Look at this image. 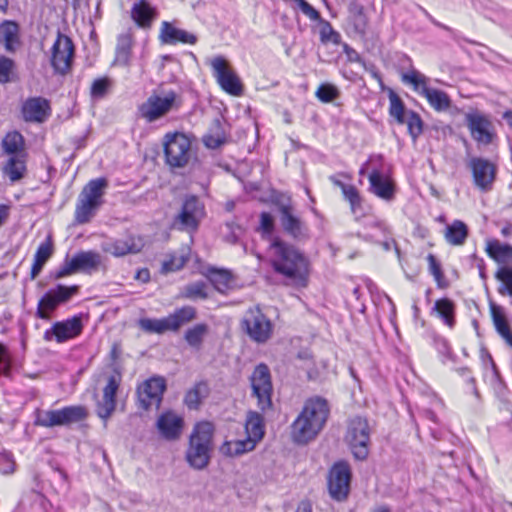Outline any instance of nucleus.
Here are the masks:
<instances>
[{"instance_id": "nucleus-1", "label": "nucleus", "mask_w": 512, "mask_h": 512, "mask_svg": "<svg viewBox=\"0 0 512 512\" xmlns=\"http://www.w3.org/2000/svg\"><path fill=\"white\" fill-rule=\"evenodd\" d=\"M269 248L272 250L271 266L290 284L306 286L309 261L302 251L280 237H274Z\"/></svg>"}, {"instance_id": "nucleus-2", "label": "nucleus", "mask_w": 512, "mask_h": 512, "mask_svg": "<svg viewBox=\"0 0 512 512\" xmlns=\"http://www.w3.org/2000/svg\"><path fill=\"white\" fill-rule=\"evenodd\" d=\"M330 415L328 401L320 396L308 398L302 411L290 426L291 438L296 444H308L324 428Z\"/></svg>"}, {"instance_id": "nucleus-3", "label": "nucleus", "mask_w": 512, "mask_h": 512, "mask_svg": "<svg viewBox=\"0 0 512 512\" xmlns=\"http://www.w3.org/2000/svg\"><path fill=\"white\" fill-rule=\"evenodd\" d=\"M214 431V425L209 421L194 425L185 451V460L192 469L201 471L209 466L214 449Z\"/></svg>"}, {"instance_id": "nucleus-4", "label": "nucleus", "mask_w": 512, "mask_h": 512, "mask_svg": "<svg viewBox=\"0 0 512 512\" xmlns=\"http://www.w3.org/2000/svg\"><path fill=\"white\" fill-rule=\"evenodd\" d=\"M182 105V99L173 90L166 92L164 96L150 95L145 102L137 108V114L147 123H153L167 115L172 110H178Z\"/></svg>"}, {"instance_id": "nucleus-5", "label": "nucleus", "mask_w": 512, "mask_h": 512, "mask_svg": "<svg viewBox=\"0 0 512 512\" xmlns=\"http://www.w3.org/2000/svg\"><path fill=\"white\" fill-rule=\"evenodd\" d=\"M197 316L192 306H183L161 319L141 318L139 326L148 333L163 334L166 331H178L183 325L193 321Z\"/></svg>"}, {"instance_id": "nucleus-6", "label": "nucleus", "mask_w": 512, "mask_h": 512, "mask_svg": "<svg viewBox=\"0 0 512 512\" xmlns=\"http://www.w3.org/2000/svg\"><path fill=\"white\" fill-rule=\"evenodd\" d=\"M165 163L171 168L185 167L191 157V139L183 132H169L163 138Z\"/></svg>"}, {"instance_id": "nucleus-7", "label": "nucleus", "mask_w": 512, "mask_h": 512, "mask_svg": "<svg viewBox=\"0 0 512 512\" xmlns=\"http://www.w3.org/2000/svg\"><path fill=\"white\" fill-rule=\"evenodd\" d=\"M80 291V286H66L57 284L47 290L40 298L35 311V317L42 320H50L51 314L61 305L68 303L73 296Z\"/></svg>"}, {"instance_id": "nucleus-8", "label": "nucleus", "mask_w": 512, "mask_h": 512, "mask_svg": "<svg viewBox=\"0 0 512 512\" xmlns=\"http://www.w3.org/2000/svg\"><path fill=\"white\" fill-rule=\"evenodd\" d=\"M371 427L368 419L354 416L348 422L346 440L354 457L365 460L369 455Z\"/></svg>"}, {"instance_id": "nucleus-9", "label": "nucleus", "mask_w": 512, "mask_h": 512, "mask_svg": "<svg viewBox=\"0 0 512 512\" xmlns=\"http://www.w3.org/2000/svg\"><path fill=\"white\" fill-rule=\"evenodd\" d=\"M276 207L282 231L295 242H306L310 238V230L306 222L297 215L290 200L276 202Z\"/></svg>"}, {"instance_id": "nucleus-10", "label": "nucleus", "mask_w": 512, "mask_h": 512, "mask_svg": "<svg viewBox=\"0 0 512 512\" xmlns=\"http://www.w3.org/2000/svg\"><path fill=\"white\" fill-rule=\"evenodd\" d=\"M402 80L413 86L415 91L423 95L436 111H446L451 106V99L442 90L428 86V78L417 70L403 74Z\"/></svg>"}, {"instance_id": "nucleus-11", "label": "nucleus", "mask_w": 512, "mask_h": 512, "mask_svg": "<svg viewBox=\"0 0 512 512\" xmlns=\"http://www.w3.org/2000/svg\"><path fill=\"white\" fill-rule=\"evenodd\" d=\"M352 472L346 461H337L330 468L327 476V488L331 499L337 502L347 500L350 493Z\"/></svg>"}, {"instance_id": "nucleus-12", "label": "nucleus", "mask_w": 512, "mask_h": 512, "mask_svg": "<svg viewBox=\"0 0 512 512\" xmlns=\"http://www.w3.org/2000/svg\"><path fill=\"white\" fill-rule=\"evenodd\" d=\"M250 383L252 395L257 398L258 407L262 412L272 408L273 385L269 367L264 364H258L251 376Z\"/></svg>"}, {"instance_id": "nucleus-13", "label": "nucleus", "mask_w": 512, "mask_h": 512, "mask_svg": "<svg viewBox=\"0 0 512 512\" xmlns=\"http://www.w3.org/2000/svg\"><path fill=\"white\" fill-rule=\"evenodd\" d=\"M87 416L88 411L84 406L72 405L44 411L37 417L36 424L42 427L68 426L83 421Z\"/></svg>"}, {"instance_id": "nucleus-14", "label": "nucleus", "mask_w": 512, "mask_h": 512, "mask_svg": "<svg viewBox=\"0 0 512 512\" xmlns=\"http://www.w3.org/2000/svg\"><path fill=\"white\" fill-rule=\"evenodd\" d=\"M242 326L251 340L257 343L267 342L273 333L271 320L256 306L248 309Z\"/></svg>"}, {"instance_id": "nucleus-15", "label": "nucleus", "mask_w": 512, "mask_h": 512, "mask_svg": "<svg viewBox=\"0 0 512 512\" xmlns=\"http://www.w3.org/2000/svg\"><path fill=\"white\" fill-rule=\"evenodd\" d=\"M166 389L167 382L163 376L154 375L146 379L136 389L138 406L146 411L152 406L158 409Z\"/></svg>"}, {"instance_id": "nucleus-16", "label": "nucleus", "mask_w": 512, "mask_h": 512, "mask_svg": "<svg viewBox=\"0 0 512 512\" xmlns=\"http://www.w3.org/2000/svg\"><path fill=\"white\" fill-rule=\"evenodd\" d=\"M204 215V206L195 195H188L183 200L180 212L174 218L173 225L180 230L195 231Z\"/></svg>"}, {"instance_id": "nucleus-17", "label": "nucleus", "mask_w": 512, "mask_h": 512, "mask_svg": "<svg viewBox=\"0 0 512 512\" xmlns=\"http://www.w3.org/2000/svg\"><path fill=\"white\" fill-rule=\"evenodd\" d=\"M122 375L117 368L107 377V383L102 390V398L96 401L95 412L105 423L116 409V394L119 390Z\"/></svg>"}, {"instance_id": "nucleus-18", "label": "nucleus", "mask_w": 512, "mask_h": 512, "mask_svg": "<svg viewBox=\"0 0 512 512\" xmlns=\"http://www.w3.org/2000/svg\"><path fill=\"white\" fill-rule=\"evenodd\" d=\"M73 57L74 44L71 38L58 31L50 60L55 73L66 75L71 70Z\"/></svg>"}, {"instance_id": "nucleus-19", "label": "nucleus", "mask_w": 512, "mask_h": 512, "mask_svg": "<svg viewBox=\"0 0 512 512\" xmlns=\"http://www.w3.org/2000/svg\"><path fill=\"white\" fill-rule=\"evenodd\" d=\"M465 125L472 139L479 144L489 145L496 136L494 125L490 118L478 110L465 114Z\"/></svg>"}, {"instance_id": "nucleus-20", "label": "nucleus", "mask_w": 512, "mask_h": 512, "mask_svg": "<svg viewBox=\"0 0 512 512\" xmlns=\"http://www.w3.org/2000/svg\"><path fill=\"white\" fill-rule=\"evenodd\" d=\"M82 314L74 315L63 321H57L44 332L45 341L55 340L64 343L78 337L83 331Z\"/></svg>"}, {"instance_id": "nucleus-21", "label": "nucleus", "mask_w": 512, "mask_h": 512, "mask_svg": "<svg viewBox=\"0 0 512 512\" xmlns=\"http://www.w3.org/2000/svg\"><path fill=\"white\" fill-rule=\"evenodd\" d=\"M213 75L220 87L233 96H239L243 92V86L236 73L227 68L224 57L216 56L211 60Z\"/></svg>"}, {"instance_id": "nucleus-22", "label": "nucleus", "mask_w": 512, "mask_h": 512, "mask_svg": "<svg viewBox=\"0 0 512 512\" xmlns=\"http://www.w3.org/2000/svg\"><path fill=\"white\" fill-rule=\"evenodd\" d=\"M467 166L472 173L474 185L484 192L491 190L496 179V166L482 157H472Z\"/></svg>"}, {"instance_id": "nucleus-23", "label": "nucleus", "mask_w": 512, "mask_h": 512, "mask_svg": "<svg viewBox=\"0 0 512 512\" xmlns=\"http://www.w3.org/2000/svg\"><path fill=\"white\" fill-rule=\"evenodd\" d=\"M21 114L26 122L43 123L51 115L50 102L41 96L29 97L21 106Z\"/></svg>"}, {"instance_id": "nucleus-24", "label": "nucleus", "mask_w": 512, "mask_h": 512, "mask_svg": "<svg viewBox=\"0 0 512 512\" xmlns=\"http://www.w3.org/2000/svg\"><path fill=\"white\" fill-rule=\"evenodd\" d=\"M369 190L374 195L385 201H392L395 198L396 186L394 182L386 176L382 168L373 167L368 175Z\"/></svg>"}, {"instance_id": "nucleus-25", "label": "nucleus", "mask_w": 512, "mask_h": 512, "mask_svg": "<svg viewBox=\"0 0 512 512\" xmlns=\"http://www.w3.org/2000/svg\"><path fill=\"white\" fill-rule=\"evenodd\" d=\"M229 141V124L223 118H215L202 137L203 145L211 150L218 149Z\"/></svg>"}, {"instance_id": "nucleus-26", "label": "nucleus", "mask_w": 512, "mask_h": 512, "mask_svg": "<svg viewBox=\"0 0 512 512\" xmlns=\"http://www.w3.org/2000/svg\"><path fill=\"white\" fill-rule=\"evenodd\" d=\"M159 40L162 44L176 45L178 43L194 45L197 35L180 29L173 22L163 21L160 27Z\"/></svg>"}, {"instance_id": "nucleus-27", "label": "nucleus", "mask_w": 512, "mask_h": 512, "mask_svg": "<svg viewBox=\"0 0 512 512\" xmlns=\"http://www.w3.org/2000/svg\"><path fill=\"white\" fill-rule=\"evenodd\" d=\"M184 421L173 412L161 414L157 420V428L166 440L172 441L180 437Z\"/></svg>"}, {"instance_id": "nucleus-28", "label": "nucleus", "mask_w": 512, "mask_h": 512, "mask_svg": "<svg viewBox=\"0 0 512 512\" xmlns=\"http://www.w3.org/2000/svg\"><path fill=\"white\" fill-rule=\"evenodd\" d=\"M157 16V9L148 0H136L132 5L131 18L140 28L149 29Z\"/></svg>"}, {"instance_id": "nucleus-29", "label": "nucleus", "mask_w": 512, "mask_h": 512, "mask_svg": "<svg viewBox=\"0 0 512 512\" xmlns=\"http://www.w3.org/2000/svg\"><path fill=\"white\" fill-rule=\"evenodd\" d=\"M0 43L8 53H15L20 47V27L16 21L4 20L0 23Z\"/></svg>"}, {"instance_id": "nucleus-30", "label": "nucleus", "mask_w": 512, "mask_h": 512, "mask_svg": "<svg viewBox=\"0 0 512 512\" xmlns=\"http://www.w3.org/2000/svg\"><path fill=\"white\" fill-rule=\"evenodd\" d=\"M133 46L134 35L131 29L118 35L113 63L115 65L128 66L131 61Z\"/></svg>"}, {"instance_id": "nucleus-31", "label": "nucleus", "mask_w": 512, "mask_h": 512, "mask_svg": "<svg viewBox=\"0 0 512 512\" xmlns=\"http://www.w3.org/2000/svg\"><path fill=\"white\" fill-rule=\"evenodd\" d=\"M210 394V388L206 381H200L190 388L183 399L184 404L189 410H198L203 402Z\"/></svg>"}, {"instance_id": "nucleus-32", "label": "nucleus", "mask_w": 512, "mask_h": 512, "mask_svg": "<svg viewBox=\"0 0 512 512\" xmlns=\"http://www.w3.org/2000/svg\"><path fill=\"white\" fill-rule=\"evenodd\" d=\"M245 431L247 437L255 444L262 440L265 434V424L263 416L256 411H248L246 415Z\"/></svg>"}, {"instance_id": "nucleus-33", "label": "nucleus", "mask_w": 512, "mask_h": 512, "mask_svg": "<svg viewBox=\"0 0 512 512\" xmlns=\"http://www.w3.org/2000/svg\"><path fill=\"white\" fill-rule=\"evenodd\" d=\"M108 187V180L104 177L90 180L82 189L79 197L102 205L104 190Z\"/></svg>"}, {"instance_id": "nucleus-34", "label": "nucleus", "mask_w": 512, "mask_h": 512, "mask_svg": "<svg viewBox=\"0 0 512 512\" xmlns=\"http://www.w3.org/2000/svg\"><path fill=\"white\" fill-rule=\"evenodd\" d=\"M349 12V23L353 27V30L358 35H365L368 27V18L364 13V7L353 1L348 6Z\"/></svg>"}, {"instance_id": "nucleus-35", "label": "nucleus", "mask_w": 512, "mask_h": 512, "mask_svg": "<svg viewBox=\"0 0 512 512\" xmlns=\"http://www.w3.org/2000/svg\"><path fill=\"white\" fill-rule=\"evenodd\" d=\"M455 303L449 298L436 300L432 312H436L445 325L450 328L455 326Z\"/></svg>"}, {"instance_id": "nucleus-36", "label": "nucleus", "mask_w": 512, "mask_h": 512, "mask_svg": "<svg viewBox=\"0 0 512 512\" xmlns=\"http://www.w3.org/2000/svg\"><path fill=\"white\" fill-rule=\"evenodd\" d=\"M469 234L467 225L461 220H454L446 226L445 239L454 246L463 245Z\"/></svg>"}, {"instance_id": "nucleus-37", "label": "nucleus", "mask_w": 512, "mask_h": 512, "mask_svg": "<svg viewBox=\"0 0 512 512\" xmlns=\"http://www.w3.org/2000/svg\"><path fill=\"white\" fill-rule=\"evenodd\" d=\"M77 271L89 272L96 270L101 264V256L95 251H80L73 257Z\"/></svg>"}, {"instance_id": "nucleus-38", "label": "nucleus", "mask_w": 512, "mask_h": 512, "mask_svg": "<svg viewBox=\"0 0 512 512\" xmlns=\"http://www.w3.org/2000/svg\"><path fill=\"white\" fill-rule=\"evenodd\" d=\"M100 206L101 205L98 203H94L84 198L78 197L74 214L75 222L77 224H86L90 222Z\"/></svg>"}, {"instance_id": "nucleus-39", "label": "nucleus", "mask_w": 512, "mask_h": 512, "mask_svg": "<svg viewBox=\"0 0 512 512\" xmlns=\"http://www.w3.org/2000/svg\"><path fill=\"white\" fill-rule=\"evenodd\" d=\"M389 115L392 117L398 124L403 125L406 121V117L408 116V109L405 107L404 102L399 97V95L393 91L389 90Z\"/></svg>"}, {"instance_id": "nucleus-40", "label": "nucleus", "mask_w": 512, "mask_h": 512, "mask_svg": "<svg viewBox=\"0 0 512 512\" xmlns=\"http://www.w3.org/2000/svg\"><path fill=\"white\" fill-rule=\"evenodd\" d=\"M25 172V161L16 156H11L3 167V173L9 177L11 182L21 180L24 177Z\"/></svg>"}, {"instance_id": "nucleus-41", "label": "nucleus", "mask_w": 512, "mask_h": 512, "mask_svg": "<svg viewBox=\"0 0 512 512\" xmlns=\"http://www.w3.org/2000/svg\"><path fill=\"white\" fill-rule=\"evenodd\" d=\"M486 251L497 262H505L512 259V246L501 244L498 240L488 242Z\"/></svg>"}, {"instance_id": "nucleus-42", "label": "nucleus", "mask_w": 512, "mask_h": 512, "mask_svg": "<svg viewBox=\"0 0 512 512\" xmlns=\"http://www.w3.org/2000/svg\"><path fill=\"white\" fill-rule=\"evenodd\" d=\"M209 327L205 323H198L193 327L186 330L184 339L189 346L193 348H200L204 337L208 334Z\"/></svg>"}, {"instance_id": "nucleus-43", "label": "nucleus", "mask_w": 512, "mask_h": 512, "mask_svg": "<svg viewBox=\"0 0 512 512\" xmlns=\"http://www.w3.org/2000/svg\"><path fill=\"white\" fill-rule=\"evenodd\" d=\"M210 282L216 290L224 292L230 288L232 275L228 270L213 268L209 271Z\"/></svg>"}, {"instance_id": "nucleus-44", "label": "nucleus", "mask_w": 512, "mask_h": 512, "mask_svg": "<svg viewBox=\"0 0 512 512\" xmlns=\"http://www.w3.org/2000/svg\"><path fill=\"white\" fill-rule=\"evenodd\" d=\"M318 23L320 26L319 36L322 44H327L329 42L334 45L342 44L340 33L332 27L329 21L321 18Z\"/></svg>"}, {"instance_id": "nucleus-45", "label": "nucleus", "mask_w": 512, "mask_h": 512, "mask_svg": "<svg viewBox=\"0 0 512 512\" xmlns=\"http://www.w3.org/2000/svg\"><path fill=\"white\" fill-rule=\"evenodd\" d=\"M24 138L17 131L9 132L2 140V148L6 154L15 155L23 149Z\"/></svg>"}, {"instance_id": "nucleus-46", "label": "nucleus", "mask_w": 512, "mask_h": 512, "mask_svg": "<svg viewBox=\"0 0 512 512\" xmlns=\"http://www.w3.org/2000/svg\"><path fill=\"white\" fill-rule=\"evenodd\" d=\"M104 251L113 256L120 257L128 253H136L139 251L133 242L123 239L115 240L104 247Z\"/></svg>"}, {"instance_id": "nucleus-47", "label": "nucleus", "mask_w": 512, "mask_h": 512, "mask_svg": "<svg viewBox=\"0 0 512 512\" xmlns=\"http://www.w3.org/2000/svg\"><path fill=\"white\" fill-rule=\"evenodd\" d=\"M114 82L111 78L105 76L95 79L90 87V96L92 99H103L113 88Z\"/></svg>"}, {"instance_id": "nucleus-48", "label": "nucleus", "mask_w": 512, "mask_h": 512, "mask_svg": "<svg viewBox=\"0 0 512 512\" xmlns=\"http://www.w3.org/2000/svg\"><path fill=\"white\" fill-rule=\"evenodd\" d=\"M428 269L429 272L433 275L438 288L446 289L449 287V281L445 278L444 273L442 271V266L439 260L433 254H428Z\"/></svg>"}, {"instance_id": "nucleus-49", "label": "nucleus", "mask_w": 512, "mask_h": 512, "mask_svg": "<svg viewBox=\"0 0 512 512\" xmlns=\"http://www.w3.org/2000/svg\"><path fill=\"white\" fill-rule=\"evenodd\" d=\"M490 312L493 324L497 333L500 335L510 330L509 324L506 320L503 308L501 306L496 305L494 302L490 301L489 303Z\"/></svg>"}, {"instance_id": "nucleus-50", "label": "nucleus", "mask_w": 512, "mask_h": 512, "mask_svg": "<svg viewBox=\"0 0 512 512\" xmlns=\"http://www.w3.org/2000/svg\"><path fill=\"white\" fill-rule=\"evenodd\" d=\"M495 278L502 283L498 287V292L512 297V267H500L495 273Z\"/></svg>"}, {"instance_id": "nucleus-51", "label": "nucleus", "mask_w": 512, "mask_h": 512, "mask_svg": "<svg viewBox=\"0 0 512 512\" xmlns=\"http://www.w3.org/2000/svg\"><path fill=\"white\" fill-rule=\"evenodd\" d=\"M407 125L408 134L411 136L412 140L415 142L418 137L423 133V120L421 116L413 111H408V116L406 117L405 123Z\"/></svg>"}, {"instance_id": "nucleus-52", "label": "nucleus", "mask_w": 512, "mask_h": 512, "mask_svg": "<svg viewBox=\"0 0 512 512\" xmlns=\"http://www.w3.org/2000/svg\"><path fill=\"white\" fill-rule=\"evenodd\" d=\"M274 228L275 225L272 215L268 212H262L260 214V226L257 229L261 232L262 238L264 240H269L271 243L272 239L275 237L273 236Z\"/></svg>"}, {"instance_id": "nucleus-53", "label": "nucleus", "mask_w": 512, "mask_h": 512, "mask_svg": "<svg viewBox=\"0 0 512 512\" xmlns=\"http://www.w3.org/2000/svg\"><path fill=\"white\" fill-rule=\"evenodd\" d=\"M206 289L207 284L205 282H194L185 287L184 296L189 299H206L208 298Z\"/></svg>"}, {"instance_id": "nucleus-54", "label": "nucleus", "mask_w": 512, "mask_h": 512, "mask_svg": "<svg viewBox=\"0 0 512 512\" xmlns=\"http://www.w3.org/2000/svg\"><path fill=\"white\" fill-rule=\"evenodd\" d=\"M315 95L321 102L329 103L337 99L340 92L336 86L326 83L318 87Z\"/></svg>"}, {"instance_id": "nucleus-55", "label": "nucleus", "mask_w": 512, "mask_h": 512, "mask_svg": "<svg viewBox=\"0 0 512 512\" xmlns=\"http://www.w3.org/2000/svg\"><path fill=\"white\" fill-rule=\"evenodd\" d=\"M76 272L78 271L73 258L69 259L67 255L63 263L56 270L51 272L50 277L54 280H59Z\"/></svg>"}, {"instance_id": "nucleus-56", "label": "nucleus", "mask_w": 512, "mask_h": 512, "mask_svg": "<svg viewBox=\"0 0 512 512\" xmlns=\"http://www.w3.org/2000/svg\"><path fill=\"white\" fill-rule=\"evenodd\" d=\"M15 62L9 57L0 55V83L6 84L12 81Z\"/></svg>"}, {"instance_id": "nucleus-57", "label": "nucleus", "mask_w": 512, "mask_h": 512, "mask_svg": "<svg viewBox=\"0 0 512 512\" xmlns=\"http://www.w3.org/2000/svg\"><path fill=\"white\" fill-rule=\"evenodd\" d=\"M186 259L183 256L171 255L169 259L164 260L160 269L162 274L179 271L184 267Z\"/></svg>"}, {"instance_id": "nucleus-58", "label": "nucleus", "mask_w": 512, "mask_h": 512, "mask_svg": "<svg viewBox=\"0 0 512 512\" xmlns=\"http://www.w3.org/2000/svg\"><path fill=\"white\" fill-rule=\"evenodd\" d=\"M53 254V243L50 237L46 241L42 242L34 255V258L46 263Z\"/></svg>"}, {"instance_id": "nucleus-59", "label": "nucleus", "mask_w": 512, "mask_h": 512, "mask_svg": "<svg viewBox=\"0 0 512 512\" xmlns=\"http://www.w3.org/2000/svg\"><path fill=\"white\" fill-rule=\"evenodd\" d=\"M11 355L5 345L0 343V375L10 376Z\"/></svg>"}, {"instance_id": "nucleus-60", "label": "nucleus", "mask_w": 512, "mask_h": 512, "mask_svg": "<svg viewBox=\"0 0 512 512\" xmlns=\"http://www.w3.org/2000/svg\"><path fill=\"white\" fill-rule=\"evenodd\" d=\"M232 444L235 457L252 451L256 446L253 440L249 439L248 437L243 440L232 441Z\"/></svg>"}, {"instance_id": "nucleus-61", "label": "nucleus", "mask_w": 512, "mask_h": 512, "mask_svg": "<svg viewBox=\"0 0 512 512\" xmlns=\"http://www.w3.org/2000/svg\"><path fill=\"white\" fill-rule=\"evenodd\" d=\"M298 8L312 21H319L322 17L312 5H310L306 0H296Z\"/></svg>"}, {"instance_id": "nucleus-62", "label": "nucleus", "mask_w": 512, "mask_h": 512, "mask_svg": "<svg viewBox=\"0 0 512 512\" xmlns=\"http://www.w3.org/2000/svg\"><path fill=\"white\" fill-rule=\"evenodd\" d=\"M341 190L344 195L345 200L349 202L350 205H354L360 200V194L357 188L351 184H341Z\"/></svg>"}, {"instance_id": "nucleus-63", "label": "nucleus", "mask_w": 512, "mask_h": 512, "mask_svg": "<svg viewBox=\"0 0 512 512\" xmlns=\"http://www.w3.org/2000/svg\"><path fill=\"white\" fill-rule=\"evenodd\" d=\"M433 344H434V347L437 349V351L441 355L446 356V357L450 356L451 349H450L448 341L445 338L440 337V336H434Z\"/></svg>"}, {"instance_id": "nucleus-64", "label": "nucleus", "mask_w": 512, "mask_h": 512, "mask_svg": "<svg viewBox=\"0 0 512 512\" xmlns=\"http://www.w3.org/2000/svg\"><path fill=\"white\" fill-rule=\"evenodd\" d=\"M383 160H384V158L380 154L370 156L369 160L361 167V169L359 171L360 175H364L366 169H368V166L370 164H374V167L382 168Z\"/></svg>"}]
</instances>
